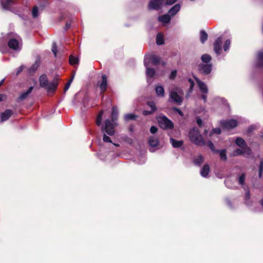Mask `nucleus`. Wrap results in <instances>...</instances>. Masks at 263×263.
Listing matches in <instances>:
<instances>
[{
  "mask_svg": "<svg viewBox=\"0 0 263 263\" xmlns=\"http://www.w3.org/2000/svg\"><path fill=\"white\" fill-rule=\"evenodd\" d=\"M70 24H69L67 23V24H66V25H65V28H66V29L67 30V29H69V28H70Z\"/></svg>",
  "mask_w": 263,
  "mask_h": 263,
  "instance_id": "56",
  "label": "nucleus"
},
{
  "mask_svg": "<svg viewBox=\"0 0 263 263\" xmlns=\"http://www.w3.org/2000/svg\"><path fill=\"white\" fill-rule=\"evenodd\" d=\"M165 0H151L148 5L149 9L158 10L164 3Z\"/></svg>",
  "mask_w": 263,
  "mask_h": 263,
  "instance_id": "9",
  "label": "nucleus"
},
{
  "mask_svg": "<svg viewBox=\"0 0 263 263\" xmlns=\"http://www.w3.org/2000/svg\"><path fill=\"white\" fill-rule=\"evenodd\" d=\"M215 153H218L219 154V156L221 160L225 161L227 159L226 151L225 149L217 150V152Z\"/></svg>",
  "mask_w": 263,
  "mask_h": 263,
  "instance_id": "30",
  "label": "nucleus"
},
{
  "mask_svg": "<svg viewBox=\"0 0 263 263\" xmlns=\"http://www.w3.org/2000/svg\"><path fill=\"white\" fill-rule=\"evenodd\" d=\"M263 171V160H261L260 163L259 168V177H261V173Z\"/></svg>",
  "mask_w": 263,
  "mask_h": 263,
  "instance_id": "45",
  "label": "nucleus"
},
{
  "mask_svg": "<svg viewBox=\"0 0 263 263\" xmlns=\"http://www.w3.org/2000/svg\"><path fill=\"white\" fill-rule=\"evenodd\" d=\"M155 91L158 97L162 98L164 96V89L162 86L156 85L155 87Z\"/></svg>",
  "mask_w": 263,
  "mask_h": 263,
  "instance_id": "19",
  "label": "nucleus"
},
{
  "mask_svg": "<svg viewBox=\"0 0 263 263\" xmlns=\"http://www.w3.org/2000/svg\"><path fill=\"white\" fill-rule=\"evenodd\" d=\"M253 126H251V127H249V131L251 132L252 130H253Z\"/></svg>",
  "mask_w": 263,
  "mask_h": 263,
  "instance_id": "59",
  "label": "nucleus"
},
{
  "mask_svg": "<svg viewBox=\"0 0 263 263\" xmlns=\"http://www.w3.org/2000/svg\"><path fill=\"white\" fill-rule=\"evenodd\" d=\"M74 74H75V72H74V73H73L72 74V77L71 78V79L67 82V83L66 84L65 86V88H64V91L66 92L69 88L70 85H71V83H72L73 80V78H74Z\"/></svg>",
  "mask_w": 263,
  "mask_h": 263,
  "instance_id": "37",
  "label": "nucleus"
},
{
  "mask_svg": "<svg viewBox=\"0 0 263 263\" xmlns=\"http://www.w3.org/2000/svg\"><path fill=\"white\" fill-rule=\"evenodd\" d=\"M148 58L147 60V64L149 65V63L151 62L152 65H155L158 64L160 61V58L157 55H151L149 56H146L145 58Z\"/></svg>",
  "mask_w": 263,
  "mask_h": 263,
  "instance_id": "15",
  "label": "nucleus"
},
{
  "mask_svg": "<svg viewBox=\"0 0 263 263\" xmlns=\"http://www.w3.org/2000/svg\"><path fill=\"white\" fill-rule=\"evenodd\" d=\"M69 61L70 64L71 65H74V64H77L79 62L78 59L76 57L72 56V55H70L69 57Z\"/></svg>",
  "mask_w": 263,
  "mask_h": 263,
  "instance_id": "38",
  "label": "nucleus"
},
{
  "mask_svg": "<svg viewBox=\"0 0 263 263\" xmlns=\"http://www.w3.org/2000/svg\"><path fill=\"white\" fill-rule=\"evenodd\" d=\"M177 0H166V5H172L175 2H176Z\"/></svg>",
  "mask_w": 263,
  "mask_h": 263,
  "instance_id": "52",
  "label": "nucleus"
},
{
  "mask_svg": "<svg viewBox=\"0 0 263 263\" xmlns=\"http://www.w3.org/2000/svg\"><path fill=\"white\" fill-rule=\"evenodd\" d=\"M196 82H197L199 87V90L202 93L201 98L203 100L204 102L206 101V94L208 92V88L206 85L201 81H200L196 77H194Z\"/></svg>",
  "mask_w": 263,
  "mask_h": 263,
  "instance_id": "6",
  "label": "nucleus"
},
{
  "mask_svg": "<svg viewBox=\"0 0 263 263\" xmlns=\"http://www.w3.org/2000/svg\"><path fill=\"white\" fill-rule=\"evenodd\" d=\"M252 151L250 147L248 146H245L244 147H240L237 148L234 151L235 155H245L249 156L251 154Z\"/></svg>",
  "mask_w": 263,
  "mask_h": 263,
  "instance_id": "10",
  "label": "nucleus"
},
{
  "mask_svg": "<svg viewBox=\"0 0 263 263\" xmlns=\"http://www.w3.org/2000/svg\"><path fill=\"white\" fill-rule=\"evenodd\" d=\"M23 69H24V66L22 65L20 67H19L16 71V74L17 75L19 74L22 71Z\"/></svg>",
  "mask_w": 263,
  "mask_h": 263,
  "instance_id": "53",
  "label": "nucleus"
},
{
  "mask_svg": "<svg viewBox=\"0 0 263 263\" xmlns=\"http://www.w3.org/2000/svg\"><path fill=\"white\" fill-rule=\"evenodd\" d=\"M102 131H105L109 136L114 135L115 132L114 124L110 120H106L104 125L102 127Z\"/></svg>",
  "mask_w": 263,
  "mask_h": 263,
  "instance_id": "7",
  "label": "nucleus"
},
{
  "mask_svg": "<svg viewBox=\"0 0 263 263\" xmlns=\"http://www.w3.org/2000/svg\"><path fill=\"white\" fill-rule=\"evenodd\" d=\"M198 69L201 73L208 74L210 73L212 70V64H201L199 65Z\"/></svg>",
  "mask_w": 263,
  "mask_h": 263,
  "instance_id": "11",
  "label": "nucleus"
},
{
  "mask_svg": "<svg viewBox=\"0 0 263 263\" xmlns=\"http://www.w3.org/2000/svg\"><path fill=\"white\" fill-rule=\"evenodd\" d=\"M177 75V71L176 70H173L170 76V79H174Z\"/></svg>",
  "mask_w": 263,
  "mask_h": 263,
  "instance_id": "49",
  "label": "nucleus"
},
{
  "mask_svg": "<svg viewBox=\"0 0 263 263\" xmlns=\"http://www.w3.org/2000/svg\"><path fill=\"white\" fill-rule=\"evenodd\" d=\"M207 145L212 152L214 153L217 152V150L215 149V147L213 143L211 141H208L207 143Z\"/></svg>",
  "mask_w": 263,
  "mask_h": 263,
  "instance_id": "42",
  "label": "nucleus"
},
{
  "mask_svg": "<svg viewBox=\"0 0 263 263\" xmlns=\"http://www.w3.org/2000/svg\"><path fill=\"white\" fill-rule=\"evenodd\" d=\"M257 65L258 67H263V52H259L258 53Z\"/></svg>",
  "mask_w": 263,
  "mask_h": 263,
  "instance_id": "24",
  "label": "nucleus"
},
{
  "mask_svg": "<svg viewBox=\"0 0 263 263\" xmlns=\"http://www.w3.org/2000/svg\"><path fill=\"white\" fill-rule=\"evenodd\" d=\"M149 145L151 146L150 148V151L152 152H154V149H153V147H156L158 145L159 141L157 138L155 136H152L149 138L148 140Z\"/></svg>",
  "mask_w": 263,
  "mask_h": 263,
  "instance_id": "16",
  "label": "nucleus"
},
{
  "mask_svg": "<svg viewBox=\"0 0 263 263\" xmlns=\"http://www.w3.org/2000/svg\"><path fill=\"white\" fill-rule=\"evenodd\" d=\"M154 112H153V111H148V110H144L143 111V115H144V116H147L148 115H151V114H153Z\"/></svg>",
  "mask_w": 263,
  "mask_h": 263,
  "instance_id": "51",
  "label": "nucleus"
},
{
  "mask_svg": "<svg viewBox=\"0 0 263 263\" xmlns=\"http://www.w3.org/2000/svg\"><path fill=\"white\" fill-rule=\"evenodd\" d=\"M221 126L226 129H230L235 127L237 125V122L234 119L221 121Z\"/></svg>",
  "mask_w": 263,
  "mask_h": 263,
  "instance_id": "8",
  "label": "nucleus"
},
{
  "mask_svg": "<svg viewBox=\"0 0 263 263\" xmlns=\"http://www.w3.org/2000/svg\"><path fill=\"white\" fill-rule=\"evenodd\" d=\"M156 43L158 45H160L164 44V39L163 35L161 33H158L156 37Z\"/></svg>",
  "mask_w": 263,
  "mask_h": 263,
  "instance_id": "28",
  "label": "nucleus"
},
{
  "mask_svg": "<svg viewBox=\"0 0 263 263\" xmlns=\"http://www.w3.org/2000/svg\"><path fill=\"white\" fill-rule=\"evenodd\" d=\"M157 128L154 126H153L151 127L150 131L151 133L155 134L157 132Z\"/></svg>",
  "mask_w": 263,
  "mask_h": 263,
  "instance_id": "50",
  "label": "nucleus"
},
{
  "mask_svg": "<svg viewBox=\"0 0 263 263\" xmlns=\"http://www.w3.org/2000/svg\"><path fill=\"white\" fill-rule=\"evenodd\" d=\"M247 199H246V200L245 199V200H246V204H248V203H247Z\"/></svg>",
  "mask_w": 263,
  "mask_h": 263,
  "instance_id": "63",
  "label": "nucleus"
},
{
  "mask_svg": "<svg viewBox=\"0 0 263 263\" xmlns=\"http://www.w3.org/2000/svg\"><path fill=\"white\" fill-rule=\"evenodd\" d=\"M32 16L35 18L39 15V8L37 6H34L32 11Z\"/></svg>",
  "mask_w": 263,
  "mask_h": 263,
  "instance_id": "39",
  "label": "nucleus"
},
{
  "mask_svg": "<svg viewBox=\"0 0 263 263\" xmlns=\"http://www.w3.org/2000/svg\"><path fill=\"white\" fill-rule=\"evenodd\" d=\"M159 22L163 23H168L171 20V17L169 14H165L162 16H160L158 18Z\"/></svg>",
  "mask_w": 263,
  "mask_h": 263,
  "instance_id": "23",
  "label": "nucleus"
},
{
  "mask_svg": "<svg viewBox=\"0 0 263 263\" xmlns=\"http://www.w3.org/2000/svg\"><path fill=\"white\" fill-rule=\"evenodd\" d=\"M246 192V199H249L250 198V192L248 190H247V189H245Z\"/></svg>",
  "mask_w": 263,
  "mask_h": 263,
  "instance_id": "54",
  "label": "nucleus"
},
{
  "mask_svg": "<svg viewBox=\"0 0 263 263\" xmlns=\"http://www.w3.org/2000/svg\"><path fill=\"white\" fill-rule=\"evenodd\" d=\"M9 48L16 51H20L22 47V40L21 37L17 34L9 39L8 42Z\"/></svg>",
  "mask_w": 263,
  "mask_h": 263,
  "instance_id": "3",
  "label": "nucleus"
},
{
  "mask_svg": "<svg viewBox=\"0 0 263 263\" xmlns=\"http://www.w3.org/2000/svg\"><path fill=\"white\" fill-rule=\"evenodd\" d=\"M170 142L174 147L178 148L181 147L183 144V141L182 140L177 141L174 139L171 138Z\"/></svg>",
  "mask_w": 263,
  "mask_h": 263,
  "instance_id": "22",
  "label": "nucleus"
},
{
  "mask_svg": "<svg viewBox=\"0 0 263 263\" xmlns=\"http://www.w3.org/2000/svg\"><path fill=\"white\" fill-rule=\"evenodd\" d=\"M44 6H45V5H44V6L40 5V7L41 10H42L44 9Z\"/></svg>",
  "mask_w": 263,
  "mask_h": 263,
  "instance_id": "58",
  "label": "nucleus"
},
{
  "mask_svg": "<svg viewBox=\"0 0 263 263\" xmlns=\"http://www.w3.org/2000/svg\"><path fill=\"white\" fill-rule=\"evenodd\" d=\"M224 183L227 187H228V188H232L233 187V186L231 184V180L230 179L228 178V179H226Z\"/></svg>",
  "mask_w": 263,
  "mask_h": 263,
  "instance_id": "44",
  "label": "nucleus"
},
{
  "mask_svg": "<svg viewBox=\"0 0 263 263\" xmlns=\"http://www.w3.org/2000/svg\"><path fill=\"white\" fill-rule=\"evenodd\" d=\"M40 86L46 89L48 92L54 91L58 85L57 80H53L51 82H49L46 75H42L39 79Z\"/></svg>",
  "mask_w": 263,
  "mask_h": 263,
  "instance_id": "2",
  "label": "nucleus"
},
{
  "mask_svg": "<svg viewBox=\"0 0 263 263\" xmlns=\"http://www.w3.org/2000/svg\"><path fill=\"white\" fill-rule=\"evenodd\" d=\"M222 43V37L221 36L218 37L214 43V50L217 55H219L220 53Z\"/></svg>",
  "mask_w": 263,
  "mask_h": 263,
  "instance_id": "12",
  "label": "nucleus"
},
{
  "mask_svg": "<svg viewBox=\"0 0 263 263\" xmlns=\"http://www.w3.org/2000/svg\"><path fill=\"white\" fill-rule=\"evenodd\" d=\"M236 144L240 147H244L247 146L245 141L241 138H237L235 141Z\"/></svg>",
  "mask_w": 263,
  "mask_h": 263,
  "instance_id": "26",
  "label": "nucleus"
},
{
  "mask_svg": "<svg viewBox=\"0 0 263 263\" xmlns=\"http://www.w3.org/2000/svg\"><path fill=\"white\" fill-rule=\"evenodd\" d=\"M147 104L151 108V111H153V112L156 111L157 107L155 102L153 101H148L147 102Z\"/></svg>",
  "mask_w": 263,
  "mask_h": 263,
  "instance_id": "36",
  "label": "nucleus"
},
{
  "mask_svg": "<svg viewBox=\"0 0 263 263\" xmlns=\"http://www.w3.org/2000/svg\"><path fill=\"white\" fill-rule=\"evenodd\" d=\"M33 89V87L31 86L29 88V89H28V90L23 93H22L21 95V96H20V100H23L25 98H26L27 96L30 93H31V92L32 91Z\"/></svg>",
  "mask_w": 263,
  "mask_h": 263,
  "instance_id": "31",
  "label": "nucleus"
},
{
  "mask_svg": "<svg viewBox=\"0 0 263 263\" xmlns=\"http://www.w3.org/2000/svg\"><path fill=\"white\" fill-rule=\"evenodd\" d=\"M52 52L53 53L54 57H57V47L55 43H53L51 49Z\"/></svg>",
  "mask_w": 263,
  "mask_h": 263,
  "instance_id": "43",
  "label": "nucleus"
},
{
  "mask_svg": "<svg viewBox=\"0 0 263 263\" xmlns=\"http://www.w3.org/2000/svg\"><path fill=\"white\" fill-rule=\"evenodd\" d=\"M245 179L246 175L245 174H241L237 179L239 184L243 186L245 185Z\"/></svg>",
  "mask_w": 263,
  "mask_h": 263,
  "instance_id": "32",
  "label": "nucleus"
},
{
  "mask_svg": "<svg viewBox=\"0 0 263 263\" xmlns=\"http://www.w3.org/2000/svg\"><path fill=\"white\" fill-rule=\"evenodd\" d=\"M1 3L5 9H9L10 6L14 3V0H0Z\"/></svg>",
  "mask_w": 263,
  "mask_h": 263,
  "instance_id": "18",
  "label": "nucleus"
},
{
  "mask_svg": "<svg viewBox=\"0 0 263 263\" xmlns=\"http://www.w3.org/2000/svg\"><path fill=\"white\" fill-rule=\"evenodd\" d=\"M0 50H1L2 52H5V50H4V49H3V48H2L1 46H0Z\"/></svg>",
  "mask_w": 263,
  "mask_h": 263,
  "instance_id": "60",
  "label": "nucleus"
},
{
  "mask_svg": "<svg viewBox=\"0 0 263 263\" xmlns=\"http://www.w3.org/2000/svg\"><path fill=\"white\" fill-rule=\"evenodd\" d=\"M13 111L11 109H6L4 112H2L1 114L0 123L8 120L10 117L13 115Z\"/></svg>",
  "mask_w": 263,
  "mask_h": 263,
  "instance_id": "13",
  "label": "nucleus"
},
{
  "mask_svg": "<svg viewBox=\"0 0 263 263\" xmlns=\"http://www.w3.org/2000/svg\"><path fill=\"white\" fill-rule=\"evenodd\" d=\"M221 133V129L219 128H216L213 129L210 134V136L213 134H220Z\"/></svg>",
  "mask_w": 263,
  "mask_h": 263,
  "instance_id": "46",
  "label": "nucleus"
},
{
  "mask_svg": "<svg viewBox=\"0 0 263 263\" xmlns=\"http://www.w3.org/2000/svg\"><path fill=\"white\" fill-rule=\"evenodd\" d=\"M189 82L190 84V91L191 92L193 90V88L194 87V81L193 80H192L191 79H189Z\"/></svg>",
  "mask_w": 263,
  "mask_h": 263,
  "instance_id": "48",
  "label": "nucleus"
},
{
  "mask_svg": "<svg viewBox=\"0 0 263 263\" xmlns=\"http://www.w3.org/2000/svg\"><path fill=\"white\" fill-rule=\"evenodd\" d=\"M197 123L199 126L202 125V121L201 119L198 118L197 120Z\"/></svg>",
  "mask_w": 263,
  "mask_h": 263,
  "instance_id": "55",
  "label": "nucleus"
},
{
  "mask_svg": "<svg viewBox=\"0 0 263 263\" xmlns=\"http://www.w3.org/2000/svg\"><path fill=\"white\" fill-rule=\"evenodd\" d=\"M102 81L100 84H99V86L101 89V92H104L107 89V77L105 74H102Z\"/></svg>",
  "mask_w": 263,
  "mask_h": 263,
  "instance_id": "17",
  "label": "nucleus"
},
{
  "mask_svg": "<svg viewBox=\"0 0 263 263\" xmlns=\"http://www.w3.org/2000/svg\"><path fill=\"white\" fill-rule=\"evenodd\" d=\"M180 9V5L179 4H176L169 10L168 14L174 16L179 11Z\"/></svg>",
  "mask_w": 263,
  "mask_h": 263,
  "instance_id": "21",
  "label": "nucleus"
},
{
  "mask_svg": "<svg viewBox=\"0 0 263 263\" xmlns=\"http://www.w3.org/2000/svg\"><path fill=\"white\" fill-rule=\"evenodd\" d=\"M179 114L180 115H182V112H181V111H179Z\"/></svg>",
  "mask_w": 263,
  "mask_h": 263,
  "instance_id": "62",
  "label": "nucleus"
},
{
  "mask_svg": "<svg viewBox=\"0 0 263 263\" xmlns=\"http://www.w3.org/2000/svg\"><path fill=\"white\" fill-rule=\"evenodd\" d=\"M210 172V166L208 164L204 165L200 170V175L203 177H207Z\"/></svg>",
  "mask_w": 263,
  "mask_h": 263,
  "instance_id": "20",
  "label": "nucleus"
},
{
  "mask_svg": "<svg viewBox=\"0 0 263 263\" xmlns=\"http://www.w3.org/2000/svg\"><path fill=\"white\" fill-rule=\"evenodd\" d=\"M137 118V116L134 114H128L124 116V119L125 121L135 120Z\"/></svg>",
  "mask_w": 263,
  "mask_h": 263,
  "instance_id": "29",
  "label": "nucleus"
},
{
  "mask_svg": "<svg viewBox=\"0 0 263 263\" xmlns=\"http://www.w3.org/2000/svg\"><path fill=\"white\" fill-rule=\"evenodd\" d=\"M102 115H103V111H101L100 114L97 116V120H96V124L97 125L99 126L101 124L102 122Z\"/></svg>",
  "mask_w": 263,
  "mask_h": 263,
  "instance_id": "40",
  "label": "nucleus"
},
{
  "mask_svg": "<svg viewBox=\"0 0 263 263\" xmlns=\"http://www.w3.org/2000/svg\"><path fill=\"white\" fill-rule=\"evenodd\" d=\"M3 97H4V96L3 95L0 94V102L3 100Z\"/></svg>",
  "mask_w": 263,
  "mask_h": 263,
  "instance_id": "57",
  "label": "nucleus"
},
{
  "mask_svg": "<svg viewBox=\"0 0 263 263\" xmlns=\"http://www.w3.org/2000/svg\"><path fill=\"white\" fill-rule=\"evenodd\" d=\"M118 114V111L117 108L115 106H114L112 109V112H111V120L112 122H114L115 124V120H116L117 118V116Z\"/></svg>",
  "mask_w": 263,
  "mask_h": 263,
  "instance_id": "25",
  "label": "nucleus"
},
{
  "mask_svg": "<svg viewBox=\"0 0 263 263\" xmlns=\"http://www.w3.org/2000/svg\"><path fill=\"white\" fill-rule=\"evenodd\" d=\"M189 138L192 142L197 145H204L205 141L197 128H192L189 133Z\"/></svg>",
  "mask_w": 263,
  "mask_h": 263,
  "instance_id": "1",
  "label": "nucleus"
},
{
  "mask_svg": "<svg viewBox=\"0 0 263 263\" xmlns=\"http://www.w3.org/2000/svg\"><path fill=\"white\" fill-rule=\"evenodd\" d=\"M103 140L105 142L112 143L110 138L108 136H106L105 134H104L103 136Z\"/></svg>",
  "mask_w": 263,
  "mask_h": 263,
  "instance_id": "47",
  "label": "nucleus"
},
{
  "mask_svg": "<svg viewBox=\"0 0 263 263\" xmlns=\"http://www.w3.org/2000/svg\"><path fill=\"white\" fill-rule=\"evenodd\" d=\"M231 42L230 40H227L224 43V45L223 46V49L224 51H227L230 46Z\"/></svg>",
  "mask_w": 263,
  "mask_h": 263,
  "instance_id": "41",
  "label": "nucleus"
},
{
  "mask_svg": "<svg viewBox=\"0 0 263 263\" xmlns=\"http://www.w3.org/2000/svg\"><path fill=\"white\" fill-rule=\"evenodd\" d=\"M203 161V158L201 155H199L197 157L194 159V162L196 165H200Z\"/></svg>",
  "mask_w": 263,
  "mask_h": 263,
  "instance_id": "34",
  "label": "nucleus"
},
{
  "mask_svg": "<svg viewBox=\"0 0 263 263\" xmlns=\"http://www.w3.org/2000/svg\"><path fill=\"white\" fill-rule=\"evenodd\" d=\"M211 59H212L210 55L207 54H204L202 55L201 57L202 61L203 62L206 63H208L209 62H210L211 61Z\"/></svg>",
  "mask_w": 263,
  "mask_h": 263,
  "instance_id": "35",
  "label": "nucleus"
},
{
  "mask_svg": "<svg viewBox=\"0 0 263 263\" xmlns=\"http://www.w3.org/2000/svg\"><path fill=\"white\" fill-rule=\"evenodd\" d=\"M182 93L181 88L174 86L170 90V97L174 102L180 104L182 102V99L180 95Z\"/></svg>",
  "mask_w": 263,
  "mask_h": 263,
  "instance_id": "4",
  "label": "nucleus"
},
{
  "mask_svg": "<svg viewBox=\"0 0 263 263\" xmlns=\"http://www.w3.org/2000/svg\"><path fill=\"white\" fill-rule=\"evenodd\" d=\"M160 126L163 129H171L174 127L173 122L165 116L160 115L158 117Z\"/></svg>",
  "mask_w": 263,
  "mask_h": 263,
  "instance_id": "5",
  "label": "nucleus"
},
{
  "mask_svg": "<svg viewBox=\"0 0 263 263\" xmlns=\"http://www.w3.org/2000/svg\"><path fill=\"white\" fill-rule=\"evenodd\" d=\"M4 82V80H2L1 82H0V85L2 84V83H3Z\"/></svg>",
  "mask_w": 263,
  "mask_h": 263,
  "instance_id": "61",
  "label": "nucleus"
},
{
  "mask_svg": "<svg viewBox=\"0 0 263 263\" xmlns=\"http://www.w3.org/2000/svg\"><path fill=\"white\" fill-rule=\"evenodd\" d=\"M39 66V62H35V63L30 68L29 72L30 73L34 72L38 68Z\"/></svg>",
  "mask_w": 263,
  "mask_h": 263,
  "instance_id": "33",
  "label": "nucleus"
},
{
  "mask_svg": "<svg viewBox=\"0 0 263 263\" xmlns=\"http://www.w3.org/2000/svg\"><path fill=\"white\" fill-rule=\"evenodd\" d=\"M148 58H145L144 61V66L146 68V73L147 78H153L155 74V70L153 68H149L148 65L147 64V60Z\"/></svg>",
  "mask_w": 263,
  "mask_h": 263,
  "instance_id": "14",
  "label": "nucleus"
},
{
  "mask_svg": "<svg viewBox=\"0 0 263 263\" xmlns=\"http://www.w3.org/2000/svg\"><path fill=\"white\" fill-rule=\"evenodd\" d=\"M208 39V34L204 30H201L200 31V41L202 43H204Z\"/></svg>",
  "mask_w": 263,
  "mask_h": 263,
  "instance_id": "27",
  "label": "nucleus"
}]
</instances>
